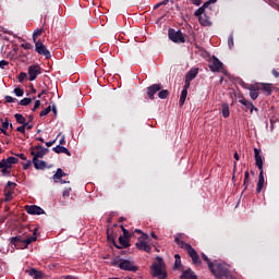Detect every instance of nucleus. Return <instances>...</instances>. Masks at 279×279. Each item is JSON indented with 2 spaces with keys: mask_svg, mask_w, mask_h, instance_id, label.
<instances>
[{
  "mask_svg": "<svg viewBox=\"0 0 279 279\" xmlns=\"http://www.w3.org/2000/svg\"><path fill=\"white\" fill-rule=\"evenodd\" d=\"M14 93L16 97H23V95H25V92L21 87L15 88Z\"/></svg>",
  "mask_w": 279,
  "mask_h": 279,
  "instance_id": "nucleus-40",
  "label": "nucleus"
},
{
  "mask_svg": "<svg viewBox=\"0 0 279 279\" xmlns=\"http://www.w3.org/2000/svg\"><path fill=\"white\" fill-rule=\"evenodd\" d=\"M246 88L247 90H250L251 99H254V100L258 99V90H260V85H258V83L248 85Z\"/></svg>",
  "mask_w": 279,
  "mask_h": 279,
  "instance_id": "nucleus-12",
  "label": "nucleus"
},
{
  "mask_svg": "<svg viewBox=\"0 0 279 279\" xmlns=\"http://www.w3.org/2000/svg\"><path fill=\"white\" fill-rule=\"evenodd\" d=\"M156 260L157 262L153 263L150 266V274L153 278L167 279L169 275L167 274V264H165V259L157 256Z\"/></svg>",
  "mask_w": 279,
  "mask_h": 279,
  "instance_id": "nucleus-1",
  "label": "nucleus"
},
{
  "mask_svg": "<svg viewBox=\"0 0 279 279\" xmlns=\"http://www.w3.org/2000/svg\"><path fill=\"white\" fill-rule=\"evenodd\" d=\"M40 73H43V70L40 69V65L35 64V65L28 66V80H29V82H34V80H36L38 77V75H40Z\"/></svg>",
  "mask_w": 279,
  "mask_h": 279,
  "instance_id": "nucleus-8",
  "label": "nucleus"
},
{
  "mask_svg": "<svg viewBox=\"0 0 279 279\" xmlns=\"http://www.w3.org/2000/svg\"><path fill=\"white\" fill-rule=\"evenodd\" d=\"M25 210H43V208L36 205H26Z\"/></svg>",
  "mask_w": 279,
  "mask_h": 279,
  "instance_id": "nucleus-38",
  "label": "nucleus"
},
{
  "mask_svg": "<svg viewBox=\"0 0 279 279\" xmlns=\"http://www.w3.org/2000/svg\"><path fill=\"white\" fill-rule=\"evenodd\" d=\"M33 99L32 98H24L20 101V106H29L32 104Z\"/></svg>",
  "mask_w": 279,
  "mask_h": 279,
  "instance_id": "nucleus-37",
  "label": "nucleus"
},
{
  "mask_svg": "<svg viewBox=\"0 0 279 279\" xmlns=\"http://www.w3.org/2000/svg\"><path fill=\"white\" fill-rule=\"evenodd\" d=\"M209 269L217 279H236L232 276L226 264H214L213 268Z\"/></svg>",
  "mask_w": 279,
  "mask_h": 279,
  "instance_id": "nucleus-2",
  "label": "nucleus"
},
{
  "mask_svg": "<svg viewBox=\"0 0 279 279\" xmlns=\"http://www.w3.org/2000/svg\"><path fill=\"white\" fill-rule=\"evenodd\" d=\"M162 90V84H153L149 87H147V95H148V99H154V95H156V93Z\"/></svg>",
  "mask_w": 279,
  "mask_h": 279,
  "instance_id": "nucleus-11",
  "label": "nucleus"
},
{
  "mask_svg": "<svg viewBox=\"0 0 279 279\" xmlns=\"http://www.w3.org/2000/svg\"><path fill=\"white\" fill-rule=\"evenodd\" d=\"M236 99L242 106H245V98H243V95L238 94Z\"/></svg>",
  "mask_w": 279,
  "mask_h": 279,
  "instance_id": "nucleus-45",
  "label": "nucleus"
},
{
  "mask_svg": "<svg viewBox=\"0 0 279 279\" xmlns=\"http://www.w3.org/2000/svg\"><path fill=\"white\" fill-rule=\"evenodd\" d=\"M198 21H199L201 25H203V27L210 26V19H208V16H206V15H201V17H198Z\"/></svg>",
  "mask_w": 279,
  "mask_h": 279,
  "instance_id": "nucleus-29",
  "label": "nucleus"
},
{
  "mask_svg": "<svg viewBox=\"0 0 279 279\" xmlns=\"http://www.w3.org/2000/svg\"><path fill=\"white\" fill-rule=\"evenodd\" d=\"M4 162L8 167H12V165H16L19 162V158L9 157V158L4 159Z\"/></svg>",
  "mask_w": 279,
  "mask_h": 279,
  "instance_id": "nucleus-32",
  "label": "nucleus"
},
{
  "mask_svg": "<svg viewBox=\"0 0 279 279\" xmlns=\"http://www.w3.org/2000/svg\"><path fill=\"white\" fill-rule=\"evenodd\" d=\"M45 29L44 28H38L36 29L34 33H33V43H38L36 39L39 37V36H43Z\"/></svg>",
  "mask_w": 279,
  "mask_h": 279,
  "instance_id": "nucleus-34",
  "label": "nucleus"
},
{
  "mask_svg": "<svg viewBox=\"0 0 279 279\" xmlns=\"http://www.w3.org/2000/svg\"><path fill=\"white\" fill-rule=\"evenodd\" d=\"M28 215H45V210H27Z\"/></svg>",
  "mask_w": 279,
  "mask_h": 279,
  "instance_id": "nucleus-44",
  "label": "nucleus"
},
{
  "mask_svg": "<svg viewBox=\"0 0 279 279\" xmlns=\"http://www.w3.org/2000/svg\"><path fill=\"white\" fill-rule=\"evenodd\" d=\"M65 173L64 171H62L61 168L57 169L56 174H53L52 179L54 182H60V180H62V178H64Z\"/></svg>",
  "mask_w": 279,
  "mask_h": 279,
  "instance_id": "nucleus-26",
  "label": "nucleus"
},
{
  "mask_svg": "<svg viewBox=\"0 0 279 279\" xmlns=\"http://www.w3.org/2000/svg\"><path fill=\"white\" fill-rule=\"evenodd\" d=\"M119 243L121 246L117 245V243H114L116 247H118V250H122V248H128L130 247V240L123 238L122 235L119 236Z\"/></svg>",
  "mask_w": 279,
  "mask_h": 279,
  "instance_id": "nucleus-16",
  "label": "nucleus"
},
{
  "mask_svg": "<svg viewBox=\"0 0 279 279\" xmlns=\"http://www.w3.org/2000/svg\"><path fill=\"white\" fill-rule=\"evenodd\" d=\"M228 46H229V49H232L234 47V36L233 35H230L228 37Z\"/></svg>",
  "mask_w": 279,
  "mask_h": 279,
  "instance_id": "nucleus-39",
  "label": "nucleus"
},
{
  "mask_svg": "<svg viewBox=\"0 0 279 279\" xmlns=\"http://www.w3.org/2000/svg\"><path fill=\"white\" fill-rule=\"evenodd\" d=\"M51 112V106L47 107L46 109H44L39 116L40 117H47V114H49Z\"/></svg>",
  "mask_w": 279,
  "mask_h": 279,
  "instance_id": "nucleus-41",
  "label": "nucleus"
},
{
  "mask_svg": "<svg viewBox=\"0 0 279 279\" xmlns=\"http://www.w3.org/2000/svg\"><path fill=\"white\" fill-rule=\"evenodd\" d=\"M70 195H71V187L66 189V190L63 192V194H62L63 197H69Z\"/></svg>",
  "mask_w": 279,
  "mask_h": 279,
  "instance_id": "nucleus-55",
  "label": "nucleus"
},
{
  "mask_svg": "<svg viewBox=\"0 0 279 279\" xmlns=\"http://www.w3.org/2000/svg\"><path fill=\"white\" fill-rule=\"evenodd\" d=\"M181 279H197V276L194 271L191 270V268H189L187 270H183L181 276Z\"/></svg>",
  "mask_w": 279,
  "mask_h": 279,
  "instance_id": "nucleus-15",
  "label": "nucleus"
},
{
  "mask_svg": "<svg viewBox=\"0 0 279 279\" xmlns=\"http://www.w3.org/2000/svg\"><path fill=\"white\" fill-rule=\"evenodd\" d=\"M238 84L241 88H245V83L243 81H238Z\"/></svg>",
  "mask_w": 279,
  "mask_h": 279,
  "instance_id": "nucleus-64",
  "label": "nucleus"
},
{
  "mask_svg": "<svg viewBox=\"0 0 279 279\" xmlns=\"http://www.w3.org/2000/svg\"><path fill=\"white\" fill-rule=\"evenodd\" d=\"M26 128V130H32V128H34V124L29 123V122H25L24 124V129Z\"/></svg>",
  "mask_w": 279,
  "mask_h": 279,
  "instance_id": "nucleus-56",
  "label": "nucleus"
},
{
  "mask_svg": "<svg viewBox=\"0 0 279 279\" xmlns=\"http://www.w3.org/2000/svg\"><path fill=\"white\" fill-rule=\"evenodd\" d=\"M7 104H16L17 99L12 96H5L4 97Z\"/></svg>",
  "mask_w": 279,
  "mask_h": 279,
  "instance_id": "nucleus-42",
  "label": "nucleus"
},
{
  "mask_svg": "<svg viewBox=\"0 0 279 279\" xmlns=\"http://www.w3.org/2000/svg\"><path fill=\"white\" fill-rule=\"evenodd\" d=\"M158 97H159V99H167V97H169V90H167V89L160 90L158 93Z\"/></svg>",
  "mask_w": 279,
  "mask_h": 279,
  "instance_id": "nucleus-36",
  "label": "nucleus"
},
{
  "mask_svg": "<svg viewBox=\"0 0 279 279\" xmlns=\"http://www.w3.org/2000/svg\"><path fill=\"white\" fill-rule=\"evenodd\" d=\"M199 73V69L197 68H194V69H191L186 76H185V88H191V82H193V80H195V77H197V74Z\"/></svg>",
  "mask_w": 279,
  "mask_h": 279,
  "instance_id": "nucleus-9",
  "label": "nucleus"
},
{
  "mask_svg": "<svg viewBox=\"0 0 279 279\" xmlns=\"http://www.w3.org/2000/svg\"><path fill=\"white\" fill-rule=\"evenodd\" d=\"M194 5H202V0H192Z\"/></svg>",
  "mask_w": 279,
  "mask_h": 279,
  "instance_id": "nucleus-62",
  "label": "nucleus"
},
{
  "mask_svg": "<svg viewBox=\"0 0 279 279\" xmlns=\"http://www.w3.org/2000/svg\"><path fill=\"white\" fill-rule=\"evenodd\" d=\"M202 258L203 260H205V263H207L208 268L213 269V266L215 265L213 262H210V258H208V256L204 253H202Z\"/></svg>",
  "mask_w": 279,
  "mask_h": 279,
  "instance_id": "nucleus-35",
  "label": "nucleus"
},
{
  "mask_svg": "<svg viewBox=\"0 0 279 279\" xmlns=\"http://www.w3.org/2000/svg\"><path fill=\"white\" fill-rule=\"evenodd\" d=\"M272 75H274V77H279V72L276 69H274L272 70Z\"/></svg>",
  "mask_w": 279,
  "mask_h": 279,
  "instance_id": "nucleus-63",
  "label": "nucleus"
},
{
  "mask_svg": "<svg viewBox=\"0 0 279 279\" xmlns=\"http://www.w3.org/2000/svg\"><path fill=\"white\" fill-rule=\"evenodd\" d=\"M181 266H182V257L180 256V254H175L173 269H180Z\"/></svg>",
  "mask_w": 279,
  "mask_h": 279,
  "instance_id": "nucleus-30",
  "label": "nucleus"
},
{
  "mask_svg": "<svg viewBox=\"0 0 279 279\" xmlns=\"http://www.w3.org/2000/svg\"><path fill=\"white\" fill-rule=\"evenodd\" d=\"M167 3H169V0H163V1L159 2V3H157L155 5V10H158V8H160V5H167Z\"/></svg>",
  "mask_w": 279,
  "mask_h": 279,
  "instance_id": "nucleus-51",
  "label": "nucleus"
},
{
  "mask_svg": "<svg viewBox=\"0 0 279 279\" xmlns=\"http://www.w3.org/2000/svg\"><path fill=\"white\" fill-rule=\"evenodd\" d=\"M122 232H123V236H124L123 239H129V240L131 239L132 234H130V231H128V229H123Z\"/></svg>",
  "mask_w": 279,
  "mask_h": 279,
  "instance_id": "nucleus-47",
  "label": "nucleus"
},
{
  "mask_svg": "<svg viewBox=\"0 0 279 279\" xmlns=\"http://www.w3.org/2000/svg\"><path fill=\"white\" fill-rule=\"evenodd\" d=\"M174 243L180 246L181 250H186L191 244L180 240V236L174 238Z\"/></svg>",
  "mask_w": 279,
  "mask_h": 279,
  "instance_id": "nucleus-28",
  "label": "nucleus"
},
{
  "mask_svg": "<svg viewBox=\"0 0 279 279\" xmlns=\"http://www.w3.org/2000/svg\"><path fill=\"white\" fill-rule=\"evenodd\" d=\"M0 169L2 170L3 175H10L12 167L5 165V159L0 161Z\"/></svg>",
  "mask_w": 279,
  "mask_h": 279,
  "instance_id": "nucleus-23",
  "label": "nucleus"
},
{
  "mask_svg": "<svg viewBox=\"0 0 279 279\" xmlns=\"http://www.w3.org/2000/svg\"><path fill=\"white\" fill-rule=\"evenodd\" d=\"M168 36L172 43H185L184 35L182 34V31H175L173 28H170L168 31Z\"/></svg>",
  "mask_w": 279,
  "mask_h": 279,
  "instance_id": "nucleus-5",
  "label": "nucleus"
},
{
  "mask_svg": "<svg viewBox=\"0 0 279 279\" xmlns=\"http://www.w3.org/2000/svg\"><path fill=\"white\" fill-rule=\"evenodd\" d=\"M137 250H142V252H151V246H149V244H147V242L144 241H140L136 244Z\"/></svg>",
  "mask_w": 279,
  "mask_h": 279,
  "instance_id": "nucleus-18",
  "label": "nucleus"
},
{
  "mask_svg": "<svg viewBox=\"0 0 279 279\" xmlns=\"http://www.w3.org/2000/svg\"><path fill=\"white\" fill-rule=\"evenodd\" d=\"M4 195L5 199H10L12 197V192H10V189L5 187Z\"/></svg>",
  "mask_w": 279,
  "mask_h": 279,
  "instance_id": "nucleus-46",
  "label": "nucleus"
},
{
  "mask_svg": "<svg viewBox=\"0 0 279 279\" xmlns=\"http://www.w3.org/2000/svg\"><path fill=\"white\" fill-rule=\"evenodd\" d=\"M185 251L187 252L190 258H192V262L194 265H202V259H199V254H197V251H195V248H193L191 244L187 246Z\"/></svg>",
  "mask_w": 279,
  "mask_h": 279,
  "instance_id": "nucleus-10",
  "label": "nucleus"
},
{
  "mask_svg": "<svg viewBox=\"0 0 279 279\" xmlns=\"http://www.w3.org/2000/svg\"><path fill=\"white\" fill-rule=\"evenodd\" d=\"M33 165H34L35 169H37V170L47 169V162L43 161L40 159L33 158Z\"/></svg>",
  "mask_w": 279,
  "mask_h": 279,
  "instance_id": "nucleus-17",
  "label": "nucleus"
},
{
  "mask_svg": "<svg viewBox=\"0 0 279 279\" xmlns=\"http://www.w3.org/2000/svg\"><path fill=\"white\" fill-rule=\"evenodd\" d=\"M209 69L210 71H213V73H219V71L223 69V63L219 61V59L214 58V61L209 65Z\"/></svg>",
  "mask_w": 279,
  "mask_h": 279,
  "instance_id": "nucleus-13",
  "label": "nucleus"
},
{
  "mask_svg": "<svg viewBox=\"0 0 279 279\" xmlns=\"http://www.w3.org/2000/svg\"><path fill=\"white\" fill-rule=\"evenodd\" d=\"M48 151V148H45L40 145L31 148V154L33 155V158H36V160H38V158H45Z\"/></svg>",
  "mask_w": 279,
  "mask_h": 279,
  "instance_id": "nucleus-6",
  "label": "nucleus"
},
{
  "mask_svg": "<svg viewBox=\"0 0 279 279\" xmlns=\"http://www.w3.org/2000/svg\"><path fill=\"white\" fill-rule=\"evenodd\" d=\"M112 265L113 267H120L123 271H133L134 274L138 271V267L128 259H121L120 262L114 259Z\"/></svg>",
  "mask_w": 279,
  "mask_h": 279,
  "instance_id": "nucleus-3",
  "label": "nucleus"
},
{
  "mask_svg": "<svg viewBox=\"0 0 279 279\" xmlns=\"http://www.w3.org/2000/svg\"><path fill=\"white\" fill-rule=\"evenodd\" d=\"M12 186H16V183H14V182H12V181H9V182L7 183V189H10V187H12Z\"/></svg>",
  "mask_w": 279,
  "mask_h": 279,
  "instance_id": "nucleus-60",
  "label": "nucleus"
},
{
  "mask_svg": "<svg viewBox=\"0 0 279 279\" xmlns=\"http://www.w3.org/2000/svg\"><path fill=\"white\" fill-rule=\"evenodd\" d=\"M254 153H255L256 165L259 171H263V157H260V151L258 150V148H255Z\"/></svg>",
  "mask_w": 279,
  "mask_h": 279,
  "instance_id": "nucleus-21",
  "label": "nucleus"
},
{
  "mask_svg": "<svg viewBox=\"0 0 279 279\" xmlns=\"http://www.w3.org/2000/svg\"><path fill=\"white\" fill-rule=\"evenodd\" d=\"M33 161H27L26 163H23V169L27 170L29 167H32Z\"/></svg>",
  "mask_w": 279,
  "mask_h": 279,
  "instance_id": "nucleus-57",
  "label": "nucleus"
},
{
  "mask_svg": "<svg viewBox=\"0 0 279 279\" xmlns=\"http://www.w3.org/2000/svg\"><path fill=\"white\" fill-rule=\"evenodd\" d=\"M27 80V73L21 72L19 75V82H25Z\"/></svg>",
  "mask_w": 279,
  "mask_h": 279,
  "instance_id": "nucleus-43",
  "label": "nucleus"
},
{
  "mask_svg": "<svg viewBox=\"0 0 279 279\" xmlns=\"http://www.w3.org/2000/svg\"><path fill=\"white\" fill-rule=\"evenodd\" d=\"M265 186V175L263 174V170L259 172V178L257 182L256 193H260Z\"/></svg>",
  "mask_w": 279,
  "mask_h": 279,
  "instance_id": "nucleus-19",
  "label": "nucleus"
},
{
  "mask_svg": "<svg viewBox=\"0 0 279 279\" xmlns=\"http://www.w3.org/2000/svg\"><path fill=\"white\" fill-rule=\"evenodd\" d=\"M246 110H250L251 114H258V108H256L252 102H245Z\"/></svg>",
  "mask_w": 279,
  "mask_h": 279,
  "instance_id": "nucleus-27",
  "label": "nucleus"
},
{
  "mask_svg": "<svg viewBox=\"0 0 279 279\" xmlns=\"http://www.w3.org/2000/svg\"><path fill=\"white\" fill-rule=\"evenodd\" d=\"M10 62H8L7 60H1L0 61V69H5V66H9Z\"/></svg>",
  "mask_w": 279,
  "mask_h": 279,
  "instance_id": "nucleus-50",
  "label": "nucleus"
},
{
  "mask_svg": "<svg viewBox=\"0 0 279 279\" xmlns=\"http://www.w3.org/2000/svg\"><path fill=\"white\" fill-rule=\"evenodd\" d=\"M259 86V90H263V93H265V95H267L269 97V95H271L272 90H274V85L269 84V83H257Z\"/></svg>",
  "mask_w": 279,
  "mask_h": 279,
  "instance_id": "nucleus-14",
  "label": "nucleus"
},
{
  "mask_svg": "<svg viewBox=\"0 0 279 279\" xmlns=\"http://www.w3.org/2000/svg\"><path fill=\"white\" fill-rule=\"evenodd\" d=\"M16 132H21V134H25V125L22 124L21 126H17Z\"/></svg>",
  "mask_w": 279,
  "mask_h": 279,
  "instance_id": "nucleus-53",
  "label": "nucleus"
},
{
  "mask_svg": "<svg viewBox=\"0 0 279 279\" xmlns=\"http://www.w3.org/2000/svg\"><path fill=\"white\" fill-rule=\"evenodd\" d=\"M221 112H222L223 119H228V117H230V106H228V104L223 102L221 105Z\"/></svg>",
  "mask_w": 279,
  "mask_h": 279,
  "instance_id": "nucleus-25",
  "label": "nucleus"
},
{
  "mask_svg": "<svg viewBox=\"0 0 279 279\" xmlns=\"http://www.w3.org/2000/svg\"><path fill=\"white\" fill-rule=\"evenodd\" d=\"M16 156L21 158V160H27V157H25V154H16Z\"/></svg>",
  "mask_w": 279,
  "mask_h": 279,
  "instance_id": "nucleus-61",
  "label": "nucleus"
},
{
  "mask_svg": "<svg viewBox=\"0 0 279 279\" xmlns=\"http://www.w3.org/2000/svg\"><path fill=\"white\" fill-rule=\"evenodd\" d=\"M15 121L20 123V125H24L27 122V119L24 118L21 113H15Z\"/></svg>",
  "mask_w": 279,
  "mask_h": 279,
  "instance_id": "nucleus-33",
  "label": "nucleus"
},
{
  "mask_svg": "<svg viewBox=\"0 0 279 279\" xmlns=\"http://www.w3.org/2000/svg\"><path fill=\"white\" fill-rule=\"evenodd\" d=\"M53 145H56V140L51 142H46V147H51Z\"/></svg>",
  "mask_w": 279,
  "mask_h": 279,
  "instance_id": "nucleus-58",
  "label": "nucleus"
},
{
  "mask_svg": "<svg viewBox=\"0 0 279 279\" xmlns=\"http://www.w3.org/2000/svg\"><path fill=\"white\" fill-rule=\"evenodd\" d=\"M208 5H210V1L205 2L203 7H201L199 9H197V10L195 11V13H194L195 16H198V19H199L201 16H204V12H206V8H208Z\"/></svg>",
  "mask_w": 279,
  "mask_h": 279,
  "instance_id": "nucleus-24",
  "label": "nucleus"
},
{
  "mask_svg": "<svg viewBox=\"0 0 279 279\" xmlns=\"http://www.w3.org/2000/svg\"><path fill=\"white\" fill-rule=\"evenodd\" d=\"M8 128H10V122L8 121V118H5L4 121L2 122V126L0 128V132H2V134L7 135Z\"/></svg>",
  "mask_w": 279,
  "mask_h": 279,
  "instance_id": "nucleus-31",
  "label": "nucleus"
},
{
  "mask_svg": "<svg viewBox=\"0 0 279 279\" xmlns=\"http://www.w3.org/2000/svg\"><path fill=\"white\" fill-rule=\"evenodd\" d=\"M66 144V140L64 137V135H62L60 142H59V145H65Z\"/></svg>",
  "mask_w": 279,
  "mask_h": 279,
  "instance_id": "nucleus-59",
  "label": "nucleus"
},
{
  "mask_svg": "<svg viewBox=\"0 0 279 279\" xmlns=\"http://www.w3.org/2000/svg\"><path fill=\"white\" fill-rule=\"evenodd\" d=\"M189 88L186 87V85H184L182 92H181V96H180V100H179V105L182 108V106H184V102L186 101V96L189 95Z\"/></svg>",
  "mask_w": 279,
  "mask_h": 279,
  "instance_id": "nucleus-20",
  "label": "nucleus"
},
{
  "mask_svg": "<svg viewBox=\"0 0 279 279\" xmlns=\"http://www.w3.org/2000/svg\"><path fill=\"white\" fill-rule=\"evenodd\" d=\"M21 47H22V49H33L34 48V46H32V44H29V43L22 44Z\"/></svg>",
  "mask_w": 279,
  "mask_h": 279,
  "instance_id": "nucleus-49",
  "label": "nucleus"
},
{
  "mask_svg": "<svg viewBox=\"0 0 279 279\" xmlns=\"http://www.w3.org/2000/svg\"><path fill=\"white\" fill-rule=\"evenodd\" d=\"M52 150L54 151V154H66V156H71V151L66 147H63L61 145L53 147Z\"/></svg>",
  "mask_w": 279,
  "mask_h": 279,
  "instance_id": "nucleus-22",
  "label": "nucleus"
},
{
  "mask_svg": "<svg viewBox=\"0 0 279 279\" xmlns=\"http://www.w3.org/2000/svg\"><path fill=\"white\" fill-rule=\"evenodd\" d=\"M28 274H29L31 276H34V277H35L36 274H39V272H38V270H37L36 268H32V269L28 270Z\"/></svg>",
  "mask_w": 279,
  "mask_h": 279,
  "instance_id": "nucleus-54",
  "label": "nucleus"
},
{
  "mask_svg": "<svg viewBox=\"0 0 279 279\" xmlns=\"http://www.w3.org/2000/svg\"><path fill=\"white\" fill-rule=\"evenodd\" d=\"M34 241H36V233H34L33 235L28 236L25 240H23L21 235L13 236L10 240L11 244L14 245L15 247H21V243H23L25 247H27V245H31V243H34Z\"/></svg>",
  "mask_w": 279,
  "mask_h": 279,
  "instance_id": "nucleus-4",
  "label": "nucleus"
},
{
  "mask_svg": "<svg viewBox=\"0 0 279 279\" xmlns=\"http://www.w3.org/2000/svg\"><path fill=\"white\" fill-rule=\"evenodd\" d=\"M38 108H40V100L35 101L34 108L32 109L33 112H36V110H38Z\"/></svg>",
  "mask_w": 279,
  "mask_h": 279,
  "instance_id": "nucleus-52",
  "label": "nucleus"
},
{
  "mask_svg": "<svg viewBox=\"0 0 279 279\" xmlns=\"http://www.w3.org/2000/svg\"><path fill=\"white\" fill-rule=\"evenodd\" d=\"M35 51L39 53V56H45V58H51V52L47 49V46L43 44V41H35Z\"/></svg>",
  "mask_w": 279,
  "mask_h": 279,
  "instance_id": "nucleus-7",
  "label": "nucleus"
},
{
  "mask_svg": "<svg viewBox=\"0 0 279 279\" xmlns=\"http://www.w3.org/2000/svg\"><path fill=\"white\" fill-rule=\"evenodd\" d=\"M107 239L108 241H112L114 243V236L110 233V229H107Z\"/></svg>",
  "mask_w": 279,
  "mask_h": 279,
  "instance_id": "nucleus-48",
  "label": "nucleus"
}]
</instances>
